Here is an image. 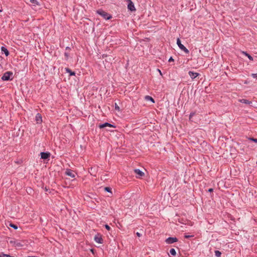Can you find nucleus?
Returning a JSON list of instances; mask_svg holds the SVG:
<instances>
[{"instance_id":"27","label":"nucleus","mask_w":257,"mask_h":257,"mask_svg":"<svg viewBox=\"0 0 257 257\" xmlns=\"http://www.w3.org/2000/svg\"><path fill=\"white\" fill-rule=\"evenodd\" d=\"M249 139L256 143H257V139H254V138H249Z\"/></svg>"},{"instance_id":"38","label":"nucleus","mask_w":257,"mask_h":257,"mask_svg":"<svg viewBox=\"0 0 257 257\" xmlns=\"http://www.w3.org/2000/svg\"><path fill=\"white\" fill-rule=\"evenodd\" d=\"M0 12H1V11L0 10Z\"/></svg>"},{"instance_id":"37","label":"nucleus","mask_w":257,"mask_h":257,"mask_svg":"<svg viewBox=\"0 0 257 257\" xmlns=\"http://www.w3.org/2000/svg\"><path fill=\"white\" fill-rule=\"evenodd\" d=\"M126 2H128V3H129L130 2V1H132L131 0H126Z\"/></svg>"},{"instance_id":"6","label":"nucleus","mask_w":257,"mask_h":257,"mask_svg":"<svg viewBox=\"0 0 257 257\" xmlns=\"http://www.w3.org/2000/svg\"><path fill=\"white\" fill-rule=\"evenodd\" d=\"M177 241H178V239L177 237H169L166 239L165 242L167 244H172V243L177 242Z\"/></svg>"},{"instance_id":"21","label":"nucleus","mask_w":257,"mask_h":257,"mask_svg":"<svg viewBox=\"0 0 257 257\" xmlns=\"http://www.w3.org/2000/svg\"><path fill=\"white\" fill-rule=\"evenodd\" d=\"M221 253L220 251L219 250H215V255L217 257H220L221 256Z\"/></svg>"},{"instance_id":"4","label":"nucleus","mask_w":257,"mask_h":257,"mask_svg":"<svg viewBox=\"0 0 257 257\" xmlns=\"http://www.w3.org/2000/svg\"><path fill=\"white\" fill-rule=\"evenodd\" d=\"M94 241L98 243H103V240L102 238V235L100 233H97L94 238Z\"/></svg>"},{"instance_id":"22","label":"nucleus","mask_w":257,"mask_h":257,"mask_svg":"<svg viewBox=\"0 0 257 257\" xmlns=\"http://www.w3.org/2000/svg\"><path fill=\"white\" fill-rule=\"evenodd\" d=\"M64 56H65V59L66 60H68V59H69V52H65L64 53Z\"/></svg>"},{"instance_id":"32","label":"nucleus","mask_w":257,"mask_h":257,"mask_svg":"<svg viewBox=\"0 0 257 257\" xmlns=\"http://www.w3.org/2000/svg\"><path fill=\"white\" fill-rule=\"evenodd\" d=\"M65 50L69 52L71 50V48L69 47H66Z\"/></svg>"},{"instance_id":"17","label":"nucleus","mask_w":257,"mask_h":257,"mask_svg":"<svg viewBox=\"0 0 257 257\" xmlns=\"http://www.w3.org/2000/svg\"><path fill=\"white\" fill-rule=\"evenodd\" d=\"M65 71L66 72L69 73L70 76H75V73L74 72L72 71L69 68H65Z\"/></svg>"},{"instance_id":"20","label":"nucleus","mask_w":257,"mask_h":257,"mask_svg":"<svg viewBox=\"0 0 257 257\" xmlns=\"http://www.w3.org/2000/svg\"><path fill=\"white\" fill-rule=\"evenodd\" d=\"M170 253L171 255L175 256L176 255V251L174 248H171L170 250Z\"/></svg>"},{"instance_id":"18","label":"nucleus","mask_w":257,"mask_h":257,"mask_svg":"<svg viewBox=\"0 0 257 257\" xmlns=\"http://www.w3.org/2000/svg\"><path fill=\"white\" fill-rule=\"evenodd\" d=\"M145 99L146 100H150L152 101L153 103H155L154 99L150 96L147 95L145 97Z\"/></svg>"},{"instance_id":"10","label":"nucleus","mask_w":257,"mask_h":257,"mask_svg":"<svg viewBox=\"0 0 257 257\" xmlns=\"http://www.w3.org/2000/svg\"><path fill=\"white\" fill-rule=\"evenodd\" d=\"M127 9L132 12L136 11L134 4L132 1H130V2L128 3Z\"/></svg>"},{"instance_id":"15","label":"nucleus","mask_w":257,"mask_h":257,"mask_svg":"<svg viewBox=\"0 0 257 257\" xmlns=\"http://www.w3.org/2000/svg\"><path fill=\"white\" fill-rule=\"evenodd\" d=\"M30 3L32 6L36 7L37 6H40V4L37 0H30Z\"/></svg>"},{"instance_id":"3","label":"nucleus","mask_w":257,"mask_h":257,"mask_svg":"<svg viewBox=\"0 0 257 257\" xmlns=\"http://www.w3.org/2000/svg\"><path fill=\"white\" fill-rule=\"evenodd\" d=\"M177 44L179 47V48L183 51L186 54H188L189 53V51L181 43V41L179 38L177 39Z\"/></svg>"},{"instance_id":"25","label":"nucleus","mask_w":257,"mask_h":257,"mask_svg":"<svg viewBox=\"0 0 257 257\" xmlns=\"http://www.w3.org/2000/svg\"><path fill=\"white\" fill-rule=\"evenodd\" d=\"M10 226L12 227H13V228H14L15 229H18V226L16 224H12V223H11L10 224Z\"/></svg>"},{"instance_id":"16","label":"nucleus","mask_w":257,"mask_h":257,"mask_svg":"<svg viewBox=\"0 0 257 257\" xmlns=\"http://www.w3.org/2000/svg\"><path fill=\"white\" fill-rule=\"evenodd\" d=\"M1 51L5 53L6 56H8L10 54L8 50L5 47L2 46L1 47Z\"/></svg>"},{"instance_id":"28","label":"nucleus","mask_w":257,"mask_h":257,"mask_svg":"<svg viewBox=\"0 0 257 257\" xmlns=\"http://www.w3.org/2000/svg\"><path fill=\"white\" fill-rule=\"evenodd\" d=\"M193 236H194L193 235H185V236H184L185 238H189L190 237H193Z\"/></svg>"},{"instance_id":"5","label":"nucleus","mask_w":257,"mask_h":257,"mask_svg":"<svg viewBox=\"0 0 257 257\" xmlns=\"http://www.w3.org/2000/svg\"><path fill=\"white\" fill-rule=\"evenodd\" d=\"M134 172L136 174V177L137 178H140L145 175V173L138 169H135Z\"/></svg>"},{"instance_id":"36","label":"nucleus","mask_w":257,"mask_h":257,"mask_svg":"<svg viewBox=\"0 0 257 257\" xmlns=\"http://www.w3.org/2000/svg\"><path fill=\"white\" fill-rule=\"evenodd\" d=\"M158 71H159V73H160V74L161 75H162V73H161V70H160V69H158Z\"/></svg>"},{"instance_id":"1","label":"nucleus","mask_w":257,"mask_h":257,"mask_svg":"<svg viewBox=\"0 0 257 257\" xmlns=\"http://www.w3.org/2000/svg\"><path fill=\"white\" fill-rule=\"evenodd\" d=\"M13 73L12 72L7 71L2 77V79L4 81L12 80L13 78Z\"/></svg>"},{"instance_id":"11","label":"nucleus","mask_w":257,"mask_h":257,"mask_svg":"<svg viewBox=\"0 0 257 257\" xmlns=\"http://www.w3.org/2000/svg\"><path fill=\"white\" fill-rule=\"evenodd\" d=\"M50 156V153L48 152L41 153V157L43 159H48Z\"/></svg>"},{"instance_id":"23","label":"nucleus","mask_w":257,"mask_h":257,"mask_svg":"<svg viewBox=\"0 0 257 257\" xmlns=\"http://www.w3.org/2000/svg\"><path fill=\"white\" fill-rule=\"evenodd\" d=\"M0 257H14L11 256L10 255L5 254V253H2L0 254Z\"/></svg>"},{"instance_id":"8","label":"nucleus","mask_w":257,"mask_h":257,"mask_svg":"<svg viewBox=\"0 0 257 257\" xmlns=\"http://www.w3.org/2000/svg\"><path fill=\"white\" fill-rule=\"evenodd\" d=\"M106 126L112 127L113 128L116 127V126L114 125L110 124L108 122H105V123H104L103 124H101L99 125V127L100 128H104Z\"/></svg>"},{"instance_id":"12","label":"nucleus","mask_w":257,"mask_h":257,"mask_svg":"<svg viewBox=\"0 0 257 257\" xmlns=\"http://www.w3.org/2000/svg\"><path fill=\"white\" fill-rule=\"evenodd\" d=\"M188 74H189V76H190V77L192 79H194V78L197 77L199 75V74L198 73L194 72L191 71H189Z\"/></svg>"},{"instance_id":"29","label":"nucleus","mask_w":257,"mask_h":257,"mask_svg":"<svg viewBox=\"0 0 257 257\" xmlns=\"http://www.w3.org/2000/svg\"><path fill=\"white\" fill-rule=\"evenodd\" d=\"M105 228L108 230H109L110 229V226L107 224L105 225Z\"/></svg>"},{"instance_id":"31","label":"nucleus","mask_w":257,"mask_h":257,"mask_svg":"<svg viewBox=\"0 0 257 257\" xmlns=\"http://www.w3.org/2000/svg\"><path fill=\"white\" fill-rule=\"evenodd\" d=\"M251 76L253 78H257V73H253L251 74Z\"/></svg>"},{"instance_id":"35","label":"nucleus","mask_w":257,"mask_h":257,"mask_svg":"<svg viewBox=\"0 0 257 257\" xmlns=\"http://www.w3.org/2000/svg\"><path fill=\"white\" fill-rule=\"evenodd\" d=\"M213 190V189L212 188H210L209 190H208V191L211 192H212Z\"/></svg>"},{"instance_id":"34","label":"nucleus","mask_w":257,"mask_h":257,"mask_svg":"<svg viewBox=\"0 0 257 257\" xmlns=\"http://www.w3.org/2000/svg\"><path fill=\"white\" fill-rule=\"evenodd\" d=\"M136 235L138 236V237H140L141 236V234L139 232H137L136 233Z\"/></svg>"},{"instance_id":"2","label":"nucleus","mask_w":257,"mask_h":257,"mask_svg":"<svg viewBox=\"0 0 257 257\" xmlns=\"http://www.w3.org/2000/svg\"><path fill=\"white\" fill-rule=\"evenodd\" d=\"M97 14L100 15L102 17H103L105 20H109L112 17L108 13L104 12L102 10H98L96 11Z\"/></svg>"},{"instance_id":"13","label":"nucleus","mask_w":257,"mask_h":257,"mask_svg":"<svg viewBox=\"0 0 257 257\" xmlns=\"http://www.w3.org/2000/svg\"><path fill=\"white\" fill-rule=\"evenodd\" d=\"M35 119L37 123H41L42 122L41 115L40 113H37L36 115Z\"/></svg>"},{"instance_id":"19","label":"nucleus","mask_w":257,"mask_h":257,"mask_svg":"<svg viewBox=\"0 0 257 257\" xmlns=\"http://www.w3.org/2000/svg\"><path fill=\"white\" fill-rule=\"evenodd\" d=\"M242 53L245 55L246 56H247L248 57V58L251 60V61H252L253 60V58L252 57H251L249 54H248L246 52H243Z\"/></svg>"},{"instance_id":"9","label":"nucleus","mask_w":257,"mask_h":257,"mask_svg":"<svg viewBox=\"0 0 257 257\" xmlns=\"http://www.w3.org/2000/svg\"><path fill=\"white\" fill-rule=\"evenodd\" d=\"M10 243L16 247H20L22 246V244L20 242L16 240L15 239L10 240Z\"/></svg>"},{"instance_id":"14","label":"nucleus","mask_w":257,"mask_h":257,"mask_svg":"<svg viewBox=\"0 0 257 257\" xmlns=\"http://www.w3.org/2000/svg\"><path fill=\"white\" fill-rule=\"evenodd\" d=\"M238 101L241 103L248 105H250L252 103V102L251 101H249L245 99H240L238 100Z\"/></svg>"},{"instance_id":"30","label":"nucleus","mask_w":257,"mask_h":257,"mask_svg":"<svg viewBox=\"0 0 257 257\" xmlns=\"http://www.w3.org/2000/svg\"><path fill=\"white\" fill-rule=\"evenodd\" d=\"M195 115V112H191L189 115V118H191L193 116Z\"/></svg>"},{"instance_id":"26","label":"nucleus","mask_w":257,"mask_h":257,"mask_svg":"<svg viewBox=\"0 0 257 257\" xmlns=\"http://www.w3.org/2000/svg\"><path fill=\"white\" fill-rule=\"evenodd\" d=\"M114 106H115V109L116 110L119 111H120V108H119V107L118 106V105L116 103H115V105Z\"/></svg>"},{"instance_id":"33","label":"nucleus","mask_w":257,"mask_h":257,"mask_svg":"<svg viewBox=\"0 0 257 257\" xmlns=\"http://www.w3.org/2000/svg\"><path fill=\"white\" fill-rule=\"evenodd\" d=\"M172 61H174V59L172 57H171L169 59V62H172Z\"/></svg>"},{"instance_id":"24","label":"nucleus","mask_w":257,"mask_h":257,"mask_svg":"<svg viewBox=\"0 0 257 257\" xmlns=\"http://www.w3.org/2000/svg\"><path fill=\"white\" fill-rule=\"evenodd\" d=\"M111 189L110 187H106L104 188V190L105 191L112 193L111 191Z\"/></svg>"},{"instance_id":"7","label":"nucleus","mask_w":257,"mask_h":257,"mask_svg":"<svg viewBox=\"0 0 257 257\" xmlns=\"http://www.w3.org/2000/svg\"><path fill=\"white\" fill-rule=\"evenodd\" d=\"M65 173L66 175L69 176L72 178H75V174L73 173V171L72 170H71V169H66Z\"/></svg>"}]
</instances>
